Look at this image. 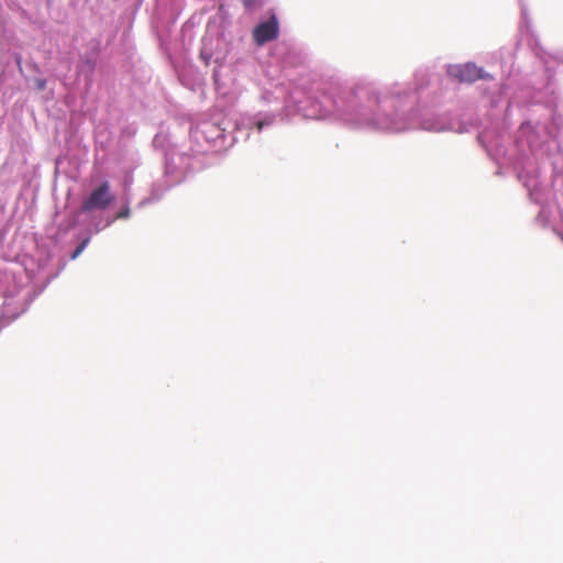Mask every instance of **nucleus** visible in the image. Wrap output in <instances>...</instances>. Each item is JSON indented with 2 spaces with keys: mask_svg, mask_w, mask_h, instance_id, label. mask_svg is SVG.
<instances>
[{
  "mask_svg": "<svg viewBox=\"0 0 563 563\" xmlns=\"http://www.w3.org/2000/svg\"><path fill=\"white\" fill-rule=\"evenodd\" d=\"M89 243V239H85L77 247L76 250L74 251V253L71 254V258L75 260L77 258L81 253L82 251L86 249L87 244Z\"/></svg>",
  "mask_w": 563,
  "mask_h": 563,
  "instance_id": "obj_4",
  "label": "nucleus"
},
{
  "mask_svg": "<svg viewBox=\"0 0 563 563\" xmlns=\"http://www.w3.org/2000/svg\"><path fill=\"white\" fill-rule=\"evenodd\" d=\"M257 126H258V129L261 130V129H262V126H263V123H262V122H260V123L257 124Z\"/></svg>",
  "mask_w": 563,
  "mask_h": 563,
  "instance_id": "obj_8",
  "label": "nucleus"
},
{
  "mask_svg": "<svg viewBox=\"0 0 563 563\" xmlns=\"http://www.w3.org/2000/svg\"><path fill=\"white\" fill-rule=\"evenodd\" d=\"M130 216V209L124 208L118 213V218H128Z\"/></svg>",
  "mask_w": 563,
  "mask_h": 563,
  "instance_id": "obj_6",
  "label": "nucleus"
},
{
  "mask_svg": "<svg viewBox=\"0 0 563 563\" xmlns=\"http://www.w3.org/2000/svg\"><path fill=\"white\" fill-rule=\"evenodd\" d=\"M478 79H492V76L473 63H466L460 67V81L474 82Z\"/></svg>",
  "mask_w": 563,
  "mask_h": 563,
  "instance_id": "obj_3",
  "label": "nucleus"
},
{
  "mask_svg": "<svg viewBox=\"0 0 563 563\" xmlns=\"http://www.w3.org/2000/svg\"><path fill=\"white\" fill-rule=\"evenodd\" d=\"M45 85H46V82H45L44 79H37L36 80V86H37L38 90H43L45 88Z\"/></svg>",
  "mask_w": 563,
  "mask_h": 563,
  "instance_id": "obj_7",
  "label": "nucleus"
},
{
  "mask_svg": "<svg viewBox=\"0 0 563 563\" xmlns=\"http://www.w3.org/2000/svg\"><path fill=\"white\" fill-rule=\"evenodd\" d=\"M278 36V21L275 15L266 22L260 23L253 31V38L257 45H264Z\"/></svg>",
  "mask_w": 563,
  "mask_h": 563,
  "instance_id": "obj_2",
  "label": "nucleus"
},
{
  "mask_svg": "<svg viewBox=\"0 0 563 563\" xmlns=\"http://www.w3.org/2000/svg\"><path fill=\"white\" fill-rule=\"evenodd\" d=\"M113 200L114 196L110 192V185L108 181H104L93 189L82 201L80 210L84 213H89L95 210H104L113 202Z\"/></svg>",
  "mask_w": 563,
  "mask_h": 563,
  "instance_id": "obj_1",
  "label": "nucleus"
},
{
  "mask_svg": "<svg viewBox=\"0 0 563 563\" xmlns=\"http://www.w3.org/2000/svg\"><path fill=\"white\" fill-rule=\"evenodd\" d=\"M256 1L257 0H242L246 9H252L255 5Z\"/></svg>",
  "mask_w": 563,
  "mask_h": 563,
  "instance_id": "obj_5",
  "label": "nucleus"
}]
</instances>
